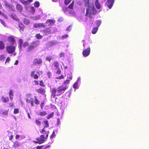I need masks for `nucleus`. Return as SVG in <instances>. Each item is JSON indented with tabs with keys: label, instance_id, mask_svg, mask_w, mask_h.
<instances>
[{
	"label": "nucleus",
	"instance_id": "aec40b11",
	"mask_svg": "<svg viewBox=\"0 0 149 149\" xmlns=\"http://www.w3.org/2000/svg\"><path fill=\"white\" fill-rule=\"evenodd\" d=\"M5 48V44L4 42L0 40V49L3 50Z\"/></svg>",
	"mask_w": 149,
	"mask_h": 149
},
{
	"label": "nucleus",
	"instance_id": "a18cd8bd",
	"mask_svg": "<svg viewBox=\"0 0 149 149\" xmlns=\"http://www.w3.org/2000/svg\"><path fill=\"white\" fill-rule=\"evenodd\" d=\"M45 103L44 101L42 102L40 104V106L41 107V108L42 109H43V108L44 106Z\"/></svg>",
	"mask_w": 149,
	"mask_h": 149
},
{
	"label": "nucleus",
	"instance_id": "9d476101",
	"mask_svg": "<svg viewBox=\"0 0 149 149\" xmlns=\"http://www.w3.org/2000/svg\"><path fill=\"white\" fill-rule=\"evenodd\" d=\"M90 53V48L88 47L86 49H84L82 52L83 56L86 57L88 56Z\"/></svg>",
	"mask_w": 149,
	"mask_h": 149
},
{
	"label": "nucleus",
	"instance_id": "e433bc0d",
	"mask_svg": "<svg viewBox=\"0 0 149 149\" xmlns=\"http://www.w3.org/2000/svg\"><path fill=\"white\" fill-rule=\"evenodd\" d=\"M35 123L37 125L40 126L41 122L39 120L36 119L35 120Z\"/></svg>",
	"mask_w": 149,
	"mask_h": 149
},
{
	"label": "nucleus",
	"instance_id": "680f3d73",
	"mask_svg": "<svg viewBox=\"0 0 149 149\" xmlns=\"http://www.w3.org/2000/svg\"><path fill=\"white\" fill-rule=\"evenodd\" d=\"M8 137H9V140H11L13 137V135L11 134L10 136H9Z\"/></svg>",
	"mask_w": 149,
	"mask_h": 149
},
{
	"label": "nucleus",
	"instance_id": "a878e982",
	"mask_svg": "<svg viewBox=\"0 0 149 149\" xmlns=\"http://www.w3.org/2000/svg\"><path fill=\"white\" fill-rule=\"evenodd\" d=\"M98 27H96L94 28H93L92 30V33L93 34H95L97 32L98 30Z\"/></svg>",
	"mask_w": 149,
	"mask_h": 149
},
{
	"label": "nucleus",
	"instance_id": "774afa93",
	"mask_svg": "<svg viewBox=\"0 0 149 149\" xmlns=\"http://www.w3.org/2000/svg\"><path fill=\"white\" fill-rule=\"evenodd\" d=\"M9 104L10 107H13L14 106V104L13 103H10Z\"/></svg>",
	"mask_w": 149,
	"mask_h": 149
},
{
	"label": "nucleus",
	"instance_id": "72a5a7b5",
	"mask_svg": "<svg viewBox=\"0 0 149 149\" xmlns=\"http://www.w3.org/2000/svg\"><path fill=\"white\" fill-rule=\"evenodd\" d=\"M35 100L34 102L35 104H39L40 103L39 101L37 99L36 96L34 97Z\"/></svg>",
	"mask_w": 149,
	"mask_h": 149
},
{
	"label": "nucleus",
	"instance_id": "39448f33",
	"mask_svg": "<svg viewBox=\"0 0 149 149\" xmlns=\"http://www.w3.org/2000/svg\"><path fill=\"white\" fill-rule=\"evenodd\" d=\"M38 46L37 44L36 41H33L30 44V45L28 46L27 49V52H29L33 49L35 47H37Z\"/></svg>",
	"mask_w": 149,
	"mask_h": 149
},
{
	"label": "nucleus",
	"instance_id": "052dcab7",
	"mask_svg": "<svg viewBox=\"0 0 149 149\" xmlns=\"http://www.w3.org/2000/svg\"><path fill=\"white\" fill-rule=\"evenodd\" d=\"M43 146V145L38 146L36 147V149H41Z\"/></svg>",
	"mask_w": 149,
	"mask_h": 149
},
{
	"label": "nucleus",
	"instance_id": "ddd939ff",
	"mask_svg": "<svg viewBox=\"0 0 149 149\" xmlns=\"http://www.w3.org/2000/svg\"><path fill=\"white\" fill-rule=\"evenodd\" d=\"M8 40L9 42H10L12 45H14L16 42L13 36H8Z\"/></svg>",
	"mask_w": 149,
	"mask_h": 149
},
{
	"label": "nucleus",
	"instance_id": "de8ad7c7",
	"mask_svg": "<svg viewBox=\"0 0 149 149\" xmlns=\"http://www.w3.org/2000/svg\"><path fill=\"white\" fill-rule=\"evenodd\" d=\"M68 35L67 34H66L62 36L61 37V39H65L67 38V37H68Z\"/></svg>",
	"mask_w": 149,
	"mask_h": 149
},
{
	"label": "nucleus",
	"instance_id": "c9c22d12",
	"mask_svg": "<svg viewBox=\"0 0 149 149\" xmlns=\"http://www.w3.org/2000/svg\"><path fill=\"white\" fill-rule=\"evenodd\" d=\"M71 0H64V3L65 5H68L71 2Z\"/></svg>",
	"mask_w": 149,
	"mask_h": 149
},
{
	"label": "nucleus",
	"instance_id": "f8f14e48",
	"mask_svg": "<svg viewBox=\"0 0 149 149\" xmlns=\"http://www.w3.org/2000/svg\"><path fill=\"white\" fill-rule=\"evenodd\" d=\"M115 1V0H107L106 4L109 9H110L111 8Z\"/></svg>",
	"mask_w": 149,
	"mask_h": 149
},
{
	"label": "nucleus",
	"instance_id": "473e14b6",
	"mask_svg": "<svg viewBox=\"0 0 149 149\" xmlns=\"http://www.w3.org/2000/svg\"><path fill=\"white\" fill-rule=\"evenodd\" d=\"M39 2L38 1H36L34 3V6L35 7L38 8L40 6Z\"/></svg>",
	"mask_w": 149,
	"mask_h": 149
},
{
	"label": "nucleus",
	"instance_id": "6e6d98bb",
	"mask_svg": "<svg viewBox=\"0 0 149 149\" xmlns=\"http://www.w3.org/2000/svg\"><path fill=\"white\" fill-rule=\"evenodd\" d=\"M70 80L67 79L63 82V83L65 84H68L69 83Z\"/></svg>",
	"mask_w": 149,
	"mask_h": 149
},
{
	"label": "nucleus",
	"instance_id": "393cba45",
	"mask_svg": "<svg viewBox=\"0 0 149 149\" xmlns=\"http://www.w3.org/2000/svg\"><path fill=\"white\" fill-rule=\"evenodd\" d=\"M23 23L25 25H28L30 24V22L29 19L25 18L24 19Z\"/></svg>",
	"mask_w": 149,
	"mask_h": 149
},
{
	"label": "nucleus",
	"instance_id": "7c9ffc66",
	"mask_svg": "<svg viewBox=\"0 0 149 149\" xmlns=\"http://www.w3.org/2000/svg\"><path fill=\"white\" fill-rule=\"evenodd\" d=\"M47 114V113L45 111H43L39 112L38 115L42 116H46Z\"/></svg>",
	"mask_w": 149,
	"mask_h": 149
},
{
	"label": "nucleus",
	"instance_id": "69168bd1",
	"mask_svg": "<svg viewBox=\"0 0 149 149\" xmlns=\"http://www.w3.org/2000/svg\"><path fill=\"white\" fill-rule=\"evenodd\" d=\"M35 71H32L31 72V77H33V75L35 73Z\"/></svg>",
	"mask_w": 149,
	"mask_h": 149
},
{
	"label": "nucleus",
	"instance_id": "7ed1b4c3",
	"mask_svg": "<svg viewBox=\"0 0 149 149\" xmlns=\"http://www.w3.org/2000/svg\"><path fill=\"white\" fill-rule=\"evenodd\" d=\"M85 6L89 8L86 9H95L93 3H90V0H84Z\"/></svg>",
	"mask_w": 149,
	"mask_h": 149
},
{
	"label": "nucleus",
	"instance_id": "423d86ee",
	"mask_svg": "<svg viewBox=\"0 0 149 149\" xmlns=\"http://www.w3.org/2000/svg\"><path fill=\"white\" fill-rule=\"evenodd\" d=\"M96 13V10H86V15L91 18L92 16L95 15Z\"/></svg>",
	"mask_w": 149,
	"mask_h": 149
},
{
	"label": "nucleus",
	"instance_id": "5fc2aeb1",
	"mask_svg": "<svg viewBox=\"0 0 149 149\" xmlns=\"http://www.w3.org/2000/svg\"><path fill=\"white\" fill-rule=\"evenodd\" d=\"M56 73L58 74H60L61 73V70L60 68H58L57 71H56Z\"/></svg>",
	"mask_w": 149,
	"mask_h": 149
},
{
	"label": "nucleus",
	"instance_id": "2eb2a0df",
	"mask_svg": "<svg viewBox=\"0 0 149 149\" xmlns=\"http://www.w3.org/2000/svg\"><path fill=\"white\" fill-rule=\"evenodd\" d=\"M23 43V40L21 38L19 39L18 40V47L20 50H21L22 49V46Z\"/></svg>",
	"mask_w": 149,
	"mask_h": 149
},
{
	"label": "nucleus",
	"instance_id": "b1692460",
	"mask_svg": "<svg viewBox=\"0 0 149 149\" xmlns=\"http://www.w3.org/2000/svg\"><path fill=\"white\" fill-rule=\"evenodd\" d=\"M9 96L10 98V100H13V98L12 97L14 96L13 92L12 90H10L9 93Z\"/></svg>",
	"mask_w": 149,
	"mask_h": 149
},
{
	"label": "nucleus",
	"instance_id": "79ce46f5",
	"mask_svg": "<svg viewBox=\"0 0 149 149\" xmlns=\"http://www.w3.org/2000/svg\"><path fill=\"white\" fill-rule=\"evenodd\" d=\"M31 103V105L32 107H33L34 106V102L33 101V98L31 97L30 98V102Z\"/></svg>",
	"mask_w": 149,
	"mask_h": 149
},
{
	"label": "nucleus",
	"instance_id": "58836bf2",
	"mask_svg": "<svg viewBox=\"0 0 149 149\" xmlns=\"http://www.w3.org/2000/svg\"><path fill=\"white\" fill-rule=\"evenodd\" d=\"M56 136V135L55 134V132L54 131H53L52 134L50 136V138L51 139H52L53 138H55Z\"/></svg>",
	"mask_w": 149,
	"mask_h": 149
},
{
	"label": "nucleus",
	"instance_id": "c03bdc74",
	"mask_svg": "<svg viewBox=\"0 0 149 149\" xmlns=\"http://www.w3.org/2000/svg\"><path fill=\"white\" fill-rule=\"evenodd\" d=\"M54 115V113L53 112L52 113L49 114L47 116V119H49L51 118Z\"/></svg>",
	"mask_w": 149,
	"mask_h": 149
},
{
	"label": "nucleus",
	"instance_id": "412c9836",
	"mask_svg": "<svg viewBox=\"0 0 149 149\" xmlns=\"http://www.w3.org/2000/svg\"><path fill=\"white\" fill-rule=\"evenodd\" d=\"M1 100L4 103H7L9 101V97H5L3 96H2L1 97Z\"/></svg>",
	"mask_w": 149,
	"mask_h": 149
},
{
	"label": "nucleus",
	"instance_id": "13d9d810",
	"mask_svg": "<svg viewBox=\"0 0 149 149\" xmlns=\"http://www.w3.org/2000/svg\"><path fill=\"white\" fill-rule=\"evenodd\" d=\"M64 52H62L60 54V57H63L64 56Z\"/></svg>",
	"mask_w": 149,
	"mask_h": 149
},
{
	"label": "nucleus",
	"instance_id": "864d4df0",
	"mask_svg": "<svg viewBox=\"0 0 149 149\" xmlns=\"http://www.w3.org/2000/svg\"><path fill=\"white\" fill-rule=\"evenodd\" d=\"M0 22L4 26H6L5 22L4 21H3V20H2L1 19H0Z\"/></svg>",
	"mask_w": 149,
	"mask_h": 149
},
{
	"label": "nucleus",
	"instance_id": "a19ab883",
	"mask_svg": "<svg viewBox=\"0 0 149 149\" xmlns=\"http://www.w3.org/2000/svg\"><path fill=\"white\" fill-rule=\"evenodd\" d=\"M52 59V58L50 56H47L46 57V60L48 61L49 62H50Z\"/></svg>",
	"mask_w": 149,
	"mask_h": 149
},
{
	"label": "nucleus",
	"instance_id": "0eeeda50",
	"mask_svg": "<svg viewBox=\"0 0 149 149\" xmlns=\"http://www.w3.org/2000/svg\"><path fill=\"white\" fill-rule=\"evenodd\" d=\"M15 47L13 46L9 45L6 47V50L9 54H12L15 52Z\"/></svg>",
	"mask_w": 149,
	"mask_h": 149
},
{
	"label": "nucleus",
	"instance_id": "bf43d9fd",
	"mask_svg": "<svg viewBox=\"0 0 149 149\" xmlns=\"http://www.w3.org/2000/svg\"><path fill=\"white\" fill-rule=\"evenodd\" d=\"M71 29V26H69L66 29V30L67 31H70Z\"/></svg>",
	"mask_w": 149,
	"mask_h": 149
},
{
	"label": "nucleus",
	"instance_id": "4d7b16f0",
	"mask_svg": "<svg viewBox=\"0 0 149 149\" xmlns=\"http://www.w3.org/2000/svg\"><path fill=\"white\" fill-rule=\"evenodd\" d=\"M10 57H8L6 58V62H5V64H6V63L7 62H9L10 61Z\"/></svg>",
	"mask_w": 149,
	"mask_h": 149
},
{
	"label": "nucleus",
	"instance_id": "1a4fd4ad",
	"mask_svg": "<svg viewBox=\"0 0 149 149\" xmlns=\"http://www.w3.org/2000/svg\"><path fill=\"white\" fill-rule=\"evenodd\" d=\"M42 63V60L40 58H35L33 61V64L34 65H41Z\"/></svg>",
	"mask_w": 149,
	"mask_h": 149
},
{
	"label": "nucleus",
	"instance_id": "f704fd0d",
	"mask_svg": "<svg viewBox=\"0 0 149 149\" xmlns=\"http://www.w3.org/2000/svg\"><path fill=\"white\" fill-rule=\"evenodd\" d=\"M53 65L55 67L57 68L59 66V63L57 61H55L53 63Z\"/></svg>",
	"mask_w": 149,
	"mask_h": 149
},
{
	"label": "nucleus",
	"instance_id": "49530a36",
	"mask_svg": "<svg viewBox=\"0 0 149 149\" xmlns=\"http://www.w3.org/2000/svg\"><path fill=\"white\" fill-rule=\"evenodd\" d=\"M39 85L40 86H42L43 87H45V86L42 80L40 81Z\"/></svg>",
	"mask_w": 149,
	"mask_h": 149
},
{
	"label": "nucleus",
	"instance_id": "09e8293b",
	"mask_svg": "<svg viewBox=\"0 0 149 149\" xmlns=\"http://www.w3.org/2000/svg\"><path fill=\"white\" fill-rule=\"evenodd\" d=\"M8 110H5L4 112H3V115L4 116L7 115L8 114Z\"/></svg>",
	"mask_w": 149,
	"mask_h": 149
},
{
	"label": "nucleus",
	"instance_id": "4468645a",
	"mask_svg": "<svg viewBox=\"0 0 149 149\" xmlns=\"http://www.w3.org/2000/svg\"><path fill=\"white\" fill-rule=\"evenodd\" d=\"M55 21L53 19H48L46 21V24L49 23V26H52L54 25Z\"/></svg>",
	"mask_w": 149,
	"mask_h": 149
},
{
	"label": "nucleus",
	"instance_id": "2f4dec72",
	"mask_svg": "<svg viewBox=\"0 0 149 149\" xmlns=\"http://www.w3.org/2000/svg\"><path fill=\"white\" fill-rule=\"evenodd\" d=\"M29 42L27 41H25L23 43L22 46L24 48H25L26 47L29 46Z\"/></svg>",
	"mask_w": 149,
	"mask_h": 149
},
{
	"label": "nucleus",
	"instance_id": "c85d7f7f",
	"mask_svg": "<svg viewBox=\"0 0 149 149\" xmlns=\"http://www.w3.org/2000/svg\"><path fill=\"white\" fill-rule=\"evenodd\" d=\"M43 36L41 35L40 33H38L36 35L35 37L38 39H41L43 37Z\"/></svg>",
	"mask_w": 149,
	"mask_h": 149
},
{
	"label": "nucleus",
	"instance_id": "37998d69",
	"mask_svg": "<svg viewBox=\"0 0 149 149\" xmlns=\"http://www.w3.org/2000/svg\"><path fill=\"white\" fill-rule=\"evenodd\" d=\"M19 109L17 108L15 109H14L13 113L15 114H17L19 113Z\"/></svg>",
	"mask_w": 149,
	"mask_h": 149
},
{
	"label": "nucleus",
	"instance_id": "f257e3e1",
	"mask_svg": "<svg viewBox=\"0 0 149 149\" xmlns=\"http://www.w3.org/2000/svg\"><path fill=\"white\" fill-rule=\"evenodd\" d=\"M49 133V132H48L46 133V135L45 137L44 135H41L40 136V137L36 138V141H33V142L36 143L41 144L43 143L45 141V140L47 139Z\"/></svg>",
	"mask_w": 149,
	"mask_h": 149
},
{
	"label": "nucleus",
	"instance_id": "4be33fe9",
	"mask_svg": "<svg viewBox=\"0 0 149 149\" xmlns=\"http://www.w3.org/2000/svg\"><path fill=\"white\" fill-rule=\"evenodd\" d=\"M20 146L19 143L18 141H15L13 142V147L14 148H16L19 147Z\"/></svg>",
	"mask_w": 149,
	"mask_h": 149
},
{
	"label": "nucleus",
	"instance_id": "603ef678",
	"mask_svg": "<svg viewBox=\"0 0 149 149\" xmlns=\"http://www.w3.org/2000/svg\"><path fill=\"white\" fill-rule=\"evenodd\" d=\"M33 77L34 79H38V76L36 74H35Z\"/></svg>",
	"mask_w": 149,
	"mask_h": 149
},
{
	"label": "nucleus",
	"instance_id": "6ab92c4d",
	"mask_svg": "<svg viewBox=\"0 0 149 149\" xmlns=\"http://www.w3.org/2000/svg\"><path fill=\"white\" fill-rule=\"evenodd\" d=\"M18 27L20 29L19 31L20 32H21V31H24V26L21 22H20L19 23Z\"/></svg>",
	"mask_w": 149,
	"mask_h": 149
},
{
	"label": "nucleus",
	"instance_id": "338daca9",
	"mask_svg": "<svg viewBox=\"0 0 149 149\" xmlns=\"http://www.w3.org/2000/svg\"><path fill=\"white\" fill-rule=\"evenodd\" d=\"M34 82L35 84V85H38V81L37 80H35L34 81Z\"/></svg>",
	"mask_w": 149,
	"mask_h": 149
},
{
	"label": "nucleus",
	"instance_id": "f3484780",
	"mask_svg": "<svg viewBox=\"0 0 149 149\" xmlns=\"http://www.w3.org/2000/svg\"><path fill=\"white\" fill-rule=\"evenodd\" d=\"M56 43L54 41L48 42L46 44L48 47H50L56 45Z\"/></svg>",
	"mask_w": 149,
	"mask_h": 149
},
{
	"label": "nucleus",
	"instance_id": "f03ea898",
	"mask_svg": "<svg viewBox=\"0 0 149 149\" xmlns=\"http://www.w3.org/2000/svg\"><path fill=\"white\" fill-rule=\"evenodd\" d=\"M68 88L67 86H63L61 85L59 86L58 88V94L56 96H58L65 92V91Z\"/></svg>",
	"mask_w": 149,
	"mask_h": 149
},
{
	"label": "nucleus",
	"instance_id": "6e6552de",
	"mask_svg": "<svg viewBox=\"0 0 149 149\" xmlns=\"http://www.w3.org/2000/svg\"><path fill=\"white\" fill-rule=\"evenodd\" d=\"M40 32L43 33L44 35H48L52 33L51 29L49 28H47L45 29L41 30Z\"/></svg>",
	"mask_w": 149,
	"mask_h": 149
},
{
	"label": "nucleus",
	"instance_id": "c756f323",
	"mask_svg": "<svg viewBox=\"0 0 149 149\" xmlns=\"http://www.w3.org/2000/svg\"><path fill=\"white\" fill-rule=\"evenodd\" d=\"M44 123L45 124V126L43 128L45 129V127H49V123L48 121L47 120L44 121Z\"/></svg>",
	"mask_w": 149,
	"mask_h": 149
},
{
	"label": "nucleus",
	"instance_id": "dca6fc26",
	"mask_svg": "<svg viewBox=\"0 0 149 149\" xmlns=\"http://www.w3.org/2000/svg\"><path fill=\"white\" fill-rule=\"evenodd\" d=\"M36 91L37 93L42 94H44L46 92L45 90L41 88L37 89Z\"/></svg>",
	"mask_w": 149,
	"mask_h": 149
},
{
	"label": "nucleus",
	"instance_id": "8fccbe9b",
	"mask_svg": "<svg viewBox=\"0 0 149 149\" xmlns=\"http://www.w3.org/2000/svg\"><path fill=\"white\" fill-rule=\"evenodd\" d=\"M64 78V77L63 75H61L60 76L56 77V79H63Z\"/></svg>",
	"mask_w": 149,
	"mask_h": 149
},
{
	"label": "nucleus",
	"instance_id": "bb28decb",
	"mask_svg": "<svg viewBox=\"0 0 149 149\" xmlns=\"http://www.w3.org/2000/svg\"><path fill=\"white\" fill-rule=\"evenodd\" d=\"M74 2L73 1L68 6V8L70 9H73L74 6Z\"/></svg>",
	"mask_w": 149,
	"mask_h": 149
},
{
	"label": "nucleus",
	"instance_id": "a211bd4d",
	"mask_svg": "<svg viewBox=\"0 0 149 149\" xmlns=\"http://www.w3.org/2000/svg\"><path fill=\"white\" fill-rule=\"evenodd\" d=\"M95 4L96 8L97 9H100L101 8V6L98 0H95Z\"/></svg>",
	"mask_w": 149,
	"mask_h": 149
},
{
	"label": "nucleus",
	"instance_id": "3c124183",
	"mask_svg": "<svg viewBox=\"0 0 149 149\" xmlns=\"http://www.w3.org/2000/svg\"><path fill=\"white\" fill-rule=\"evenodd\" d=\"M5 58V57L3 55H0V61L3 60Z\"/></svg>",
	"mask_w": 149,
	"mask_h": 149
},
{
	"label": "nucleus",
	"instance_id": "0e129e2a",
	"mask_svg": "<svg viewBox=\"0 0 149 149\" xmlns=\"http://www.w3.org/2000/svg\"><path fill=\"white\" fill-rule=\"evenodd\" d=\"M21 1V2L24 4H26L27 3V2L26 1L24 0H22Z\"/></svg>",
	"mask_w": 149,
	"mask_h": 149
},
{
	"label": "nucleus",
	"instance_id": "ea45409f",
	"mask_svg": "<svg viewBox=\"0 0 149 149\" xmlns=\"http://www.w3.org/2000/svg\"><path fill=\"white\" fill-rule=\"evenodd\" d=\"M17 9H22V6L19 4H18L17 5L16 7Z\"/></svg>",
	"mask_w": 149,
	"mask_h": 149
},
{
	"label": "nucleus",
	"instance_id": "20e7f679",
	"mask_svg": "<svg viewBox=\"0 0 149 149\" xmlns=\"http://www.w3.org/2000/svg\"><path fill=\"white\" fill-rule=\"evenodd\" d=\"M51 98H54L58 94V90L56 87H53L50 90Z\"/></svg>",
	"mask_w": 149,
	"mask_h": 149
},
{
	"label": "nucleus",
	"instance_id": "4c0bfd02",
	"mask_svg": "<svg viewBox=\"0 0 149 149\" xmlns=\"http://www.w3.org/2000/svg\"><path fill=\"white\" fill-rule=\"evenodd\" d=\"M95 22L96 25L97 26V27H98L101 24V21L100 20H97L95 21Z\"/></svg>",
	"mask_w": 149,
	"mask_h": 149
},
{
	"label": "nucleus",
	"instance_id": "cd10ccee",
	"mask_svg": "<svg viewBox=\"0 0 149 149\" xmlns=\"http://www.w3.org/2000/svg\"><path fill=\"white\" fill-rule=\"evenodd\" d=\"M48 132H49V131H46L45 129L44 128H43L41 131L40 132L42 134H43L42 135H44V134L46 136V133H47Z\"/></svg>",
	"mask_w": 149,
	"mask_h": 149
},
{
	"label": "nucleus",
	"instance_id": "5701e85b",
	"mask_svg": "<svg viewBox=\"0 0 149 149\" xmlns=\"http://www.w3.org/2000/svg\"><path fill=\"white\" fill-rule=\"evenodd\" d=\"M10 16L13 19L15 20L17 22H19L20 19L19 18H18V17L16 15L12 14Z\"/></svg>",
	"mask_w": 149,
	"mask_h": 149
},
{
	"label": "nucleus",
	"instance_id": "e2e57ef3",
	"mask_svg": "<svg viewBox=\"0 0 149 149\" xmlns=\"http://www.w3.org/2000/svg\"><path fill=\"white\" fill-rule=\"evenodd\" d=\"M52 73L50 72H48L47 73V75L49 78H50L51 77Z\"/></svg>",
	"mask_w": 149,
	"mask_h": 149
},
{
	"label": "nucleus",
	"instance_id": "9b49d317",
	"mask_svg": "<svg viewBox=\"0 0 149 149\" xmlns=\"http://www.w3.org/2000/svg\"><path fill=\"white\" fill-rule=\"evenodd\" d=\"M33 26L34 28H45V25L43 23H36L34 24Z\"/></svg>",
	"mask_w": 149,
	"mask_h": 149
}]
</instances>
